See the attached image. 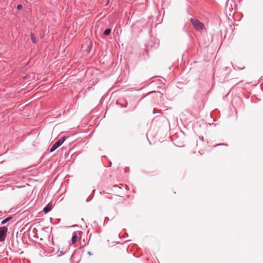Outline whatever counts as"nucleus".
Returning <instances> with one entry per match:
<instances>
[{"instance_id":"2","label":"nucleus","mask_w":263,"mask_h":263,"mask_svg":"<svg viewBox=\"0 0 263 263\" xmlns=\"http://www.w3.org/2000/svg\"><path fill=\"white\" fill-rule=\"evenodd\" d=\"M191 22L196 29L198 30H202L203 29V24L200 22L199 20L194 18H191Z\"/></svg>"},{"instance_id":"3","label":"nucleus","mask_w":263,"mask_h":263,"mask_svg":"<svg viewBox=\"0 0 263 263\" xmlns=\"http://www.w3.org/2000/svg\"><path fill=\"white\" fill-rule=\"evenodd\" d=\"M8 229L6 227H0V242H2L5 240Z\"/></svg>"},{"instance_id":"7","label":"nucleus","mask_w":263,"mask_h":263,"mask_svg":"<svg viewBox=\"0 0 263 263\" xmlns=\"http://www.w3.org/2000/svg\"><path fill=\"white\" fill-rule=\"evenodd\" d=\"M110 32H111V29L107 28L104 30L103 34L105 35H108L110 33Z\"/></svg>"},{"instance_id":"11","label":"nucleus","mask_w":263,"mask_h":263,"mask_svg":"<svg viewBox=\"0 0 263 263\" xmlns=\"http://www.w3.org/2000/svg\"><path fill=\"white\" fill-rule=\"evenodd\" d=\"M200 139L202 141H203V137H200Z\"/></svg>"},{"instance_id":"6","label":"nucleus","mask_w":263,"mask_h":263,"mask_svg":"<svg viewBox=\"0 0 263 263\" xmlns=\"http://www.w3.org/2000/svg\"><path fill=\"white\" fill-rule=\"evenodd\" d=\"M12 217L10 216V217H8L6 218H5V219L3 220L1 222V225H4L5 224H6L8 221H9L10 219H12Z\"/></svg>"},{"instance_id":"5","label":"nucleus","mask_w":263,"mask_h":263,"mask_svg":"<svg viewBox=\"0 0 263 263\" xmlns=\"http://www.w3.org/2000/svg\"><path fill=\"white\" fill-rule=\"evenodd\" d=\"M51 209H52L51 206L48 204L43 209V212L45 213H47L49 212H50L51 210Z\"/></svg>"},{"instance_id":"14","label":"nucleus","mask_w":263,"mask_h":263,"mask_svg":"<svg viewBox=\"0 0 263 263\" xmlns=\"http://www.w3.org/2000/svg\"><path fill=\"white\" fill-rule=\"evenodd\" d=\"M224 145V144H218L217 145Z\"/></svg>"},{"instance_id":"9","label":"nucleus","mask_w":263,"mask_h":263,"mask_svg":"<svg viewBox=\"0 0 263 263\" xmlns=\"http://www.w3.org/2000/svg\"><path fill=\"white\" fill-rule=\"evenodd\" d=\"M22 8V6L21 5H18L17 6V9L18 10H20V9H21Z\"/></svg>"},{"instance_id":"4","label":"nucleus","mask_w":263,"mask_h":263,"mask_svg":"<svg viewBox=\"0 0 263 263\" xmlns=\"http://www.w3.org/2000/svg\"><path fill=\"white\" fill-rule=\"evenodd\" d=\"M82 233V231H76L73 233L72 237L71 238V241L73 244L75 243L76 242L80 240V238L79 237V235Z\"/></svg>"},{"instance_id":"10","label":"nucleus","mask_w":263,"mask_h":263,"mask_svg":"<svg viewBox=\"0 0 263 263\" xmlns=\"http://www.w3.org/2000/svg\"><path fill=\"white\" fill-rule=\"evenodd\" d=\"M91 47H92L91 43H90V45L88 46V49L89 50L88 52L90 51Z\"/></svg>"},{"instance_id":"13","label":"nucleus","mask_w":263,"mask_h":263,"mask_svg":"<svg viewBox=\"0 0 263 263\" xmlns=\"http://www.w3.org/2000/svg\"><path fill=\"white\" fill-rule=\"evenodd\" d=\"M153 92H155V91H151L150 92H149V94L152 93Z\"/></svg>"},{"instance_id":"15","label":"nucleus","mask_w":263,"mask_h":263,"mask_svg":"<svg viewBox=\"0 0 263 263\" xmlns=\"http://www.w3.org/2000/svg\"><path fill=\"white\" fill-rule=\"evenodd\" d=\"M61 253H63V254H64V252H63L62 251H61Z\"/></svg>"},{"instance_id":"8","label":"nucleus","mask_w":263,"mask_h":263,"mask_svg":"<svg viewBox=\"0 0 263 263\" xmlns=\"http://www.w3.org/2000/svg\"><path fill=\"white\" fill-rule=\"evenodd\" d=\"M30 37H31V41L32 42V43H36V39H35V36L34 35V34L32 33H31V34H30Z\"/></svg>"},{"instance_id":"1","label":"nucleus","mask_w":263,"mask_h":263,"mask_svg":"<svg viewBox=\"0 0 263 263\" xmlns=\"http://www.w3.org/2000/svg\"><path fill=\"white\" fill-rule=\"evenodd\" d=\"M66 137L63 136L60 138L50 148V152H53L55 149H57L58 147H59L65 141Z\"/></svg>"},{"instance_id":"12","label":"nucleus","mask_w":263,"mask_h":263,"mask_svg":"<svg viewBox=\"0 0 263 263\" xmlns=\"http://www.w3.org/2000/svg\"><path fill=\"white\" fill-rule=\"evenodd\" d=\"M87 254H89V255H91V254L90 252H87Z\"/></svg>"}]
</instances>
